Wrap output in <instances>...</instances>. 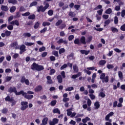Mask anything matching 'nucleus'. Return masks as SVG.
Returning <instances> with one entry per match:
<instances>
[{"mask_svg": "<svg viewBox=\"0 0 125 125\" xmlns=\"http://www.w3.org/2000/svg\"><path fill=\"white\" fill-rule=\"evenodd\" d=\"M32 70H36V71H42L44 68L42 65H40L36 62H34L31 65Z\"/></svg>", "mask_w": 125, "mask_h": 125, "instance_id": "f257e3e1", "label": "nucleus"}, {"mask_svg": "<svg viewBox=\"0 0 125 125\" xmlns=\"http://www.w3.org/2000/svg\"><path fill=\"white\" fill-rule=\"evenodd\" d=\"M8 91L10 93H11L12 92H14L15 93L16 95H21V93L22 92V91L17 92V90H16V87H10L8 89Z\"/></svg>", "mask_w": 125, "mask_h": 125, "instance_id": "f03ea898", "label": "nucleus"}, {"mask_svg": "<svg viewBox=\"0 0 125 125\" xmlns=\"http://www.w3.org/2000/svg\"><path fill=\"white\" fill-rule=\"evenodd\" d=\"M22 92L21 93V95L22 94V96L24 97V98H26V99H32V98H34V95H27V93L24 92V91L21 90Z\"/></svg>", "mask_w": 125, "mask_h": 125, "instance_id": "7ed1b4c3", "label": "nucleus"}, {"mask_svg": "<svg viewBox=\"0 0 125 125\" xmlns=\"http://www.w3.org/2000/svg\"><path fill=\"white\" fill-rule=\"evenodd\" d=\"M21 109L22 111H24V110H26L28 108L27 102H21Z\"/></svg>", "mask_w": 125, "mask_h": 125, "instance_id": "20e7f679", "label": "nucleus"}, {"mask_svg": "<svg viewBox=\"0 0 125 125\" xmlns=\"http://www.w3.org/2000/svg\"><path fill=\"white\" fill-rule=\"evenodd\" d=\"M58 122H59V120L57 118H54L52 121H49V125H55L56 124H58Z\"/></svg>", "mask_w": 125, "mask_h": 125, "instance_id": "39448f33", "label": "nucleus"}, {"mask_svg": "<svg viewBox=\"0 0 125 125\" xmlns=\"http://www.w3.org/2000/svg\"><path fill=\"white\" fill-rule=\"evenodd\" d=\"M114 116V112L113 111L110 112L108 113L105 117V120L108 121L110 117H113Z\"/></svg>", "mask_w": 125, "mask_h": 125, "instance_id": "423d86ee", "label": "nucleus"}, {"mask_svg": "<svg viewBox=\"0 0 125 125\" xmlns=\"http://www.w3.org/2000/svg\"><path fill=\"white\" fill-rule=\"evenodd\" d=\"M57 43L60 44V43H63L64 44H67L68 42L66 40H63V39H60L59 41L57 42Z\"/></svg>", "mask_w": 125, "mask_h": 125, "instance_id": "0eeeda50", "label": "nucleus"}, {"mask_svg": "<svg viewBox=\"0 0 125 125\" xmlns=\"http://www.w3.org/2000/svg\"><path fill=\"white\" fill-rule=\"evenodd\" d=\"M20 49L21 50L20 52V54H22L23 52H25V51H26V46H25L24 45H21L20 46Z\"/></svg>", "mask_w": 125, "mask_h": 125, "instance_id": "6e6552de", "label": "nucleus"}, {"mask_svg": "<svg viewBox=\"0 0 125 125\" xmlns=\"http://www.w3.org/2000/svg\"><path fill=\"white\" fill-rule=\"evenodd\" d=\"M47 122H48V118L45 117L42 120V123L40 125H47Z\"/></svg>", "mask_w": 125, "mask_h": 125, "instance_id": "1a4fd4ad", "label": "nucleus"}, {"mask_svg": "<svg viewBox=\"0 0 125 125\" xmlns=\"http://www.w3.org/2000/svg\"><path fill=\"white\" fill-rule=\"evenodd\" d=\"M57 79L58 80L59 83H62L63 82V78L61 75H58L57 76Z\"/></svg>", "mask_w": 125, "mask_h": 125, "instance_id": "9d476101", "label": "nucleus"}, {"mask_svg": "<svg viewBox=\"0 0 125 125\" xmlns=\"http://www.w3.org/2000/svg\"><path fill=\"white\" fill-rule=\"evenodd\" d=\"M11 46H12V47H14L16 49H18V48H19V46L18 45V43H17V42H14L11 44Z\"/></svg>", "mask_w": 125, "mask_h": 125, "instance_id": "9b49d317", "label": "nucleus"}, {"mask_svg": "<svg viewBox=\"0 0 125 125\" xmlns=\"http://www.w3.org/2000/svg\"><path fill=\"white\" fill-rule=\"evenodd\" d=\"M47 79V84H51V83H53V82L52 81V80H51V77L48 76L46 77Z\"/></svg>", "mask_w": 125, "mask_h": 125, "instance_id": "f8f14e48", "label": "nucleus"}, {"mask_svg": "<svg viewBox=\"0 0 125 125\" xmlns=\"http://www.w3.org/2000/svg\"><path fill=\"white\" fill-rule=\"evenodd\" d=\"M37 11L38 12H44L45 11V10H44V8H43V6H40L39 7H37Z\"/></svg>", "mask_w": 125, "mask_h": 125, "instance_id": "ddd939ff", "label": "nucleus"}, {"mask_svg": "<svg viewBox=\"0 0 125 125\" xmlns=\"http://www.w3.org/2000/svg\"><path fill=\"white\" fill-rule=\"evenodd\" d=\"M11 25H16V26H19V21L17 20L13 21L9 23Z\"/></svg>", "mask_w": 125, "mask_h": 125, "instance_id": "4468645a", "label": "nucleus"}, {"mask_svg": "<svg viewBox=\"0 0 125 125\" xmlns=\"http://www.w3.org/2000/svg\"><path fill=\"white\" fill-rule=\"evenodd\" d=\"M80 42L81 43H83V44H86V42H85V37L84 36L81 37Z\"/></svg>", "mask_w": 125, "mask_h": 125, "instance_id": "2eb2a0df", "label": "nucleus"}, {"mask_svg": "<svg viewBox=\"0 0 125 125\" xmlns=\"http://www.w3.org/2000/svg\"><path fill=\"white\" fill-rule=\"evenodd\" d=\"M1 10H2V11H8L9 8H8V7H7V6L2 5L1 6Z\"/></svg>", "mask_w": 125, "mask_h": 125, "instance_id": "dca6fc26", "label": "nucleus"}, {"mask_svg": "<svg viewBox=\"0 0 125 125\" xmlns=\"http://www.w3.org/2000/svg\"><path fill=\"white\" fill-rule=\"evenodd\" d=\"M73 67L74 73H78L79 72V67L77 66V64H74Z\"/></svg>", "mask_w": 125, "mask_h": 125, "instance_id": "f3484780", "label": "nucleus"}, {"mask_svg": "<svg viewBox=\"0 0 125 125\" xmlns=\"http://www.w3.org/2000/svg\"><path fill=\"white\" fill-rule=\"evenodd\" d=\"M81 53L82 54H85V55H87L89 52H90V51H86L85 50H80Z\"/></svg>", "mask_w": 125, "mask_h": 125, "instance_id": "a211bd4d", "label": "nucleus"}, {"mask_svg": "<svg viewBox=\"0 0 125 125\" xmlns=\"http://www.w3.org/2000/svg\"><path fill=\"white\" fill-rule=\"evenodd\" d=\"M5 101H8V102H13V98H10L9 96H7L5 99Z\"/></svg>", "mask_w": 125, "mask_h": 125, "instance_id": "6ab92c4d", "label": "nucleus"}, {"mask_svg": "<svg viewBox=\"0 0 125 125\" xmlns=\"http://www.w3.org/2000/svg\"><path fill=\"white\" fill-rule=\"evenodd\" d=\"M118 77L120 80L124 79V76L123 75V72H122V71H118Z\"/></svg>", "mask_w": 125, "mask_h": 125, "instance_id": "aec40b11", "label": "nucleus"}, {"mask_svg": "<svg viewBox=\"0 0 125 125\" xmlns=\"http://www.w3.org/2000/svg\"><path fill=\"white\" fill-rule=\"evenodd\" d=\"M88 121H90V118H89L88 117H86L85 118L82 120V122L84 124H85V123L88 122Z\"/></svg>", "mask_w": 125, "mask_h": 125, "instance_id": "412c9836", "label": "nucleus"}, {"mask_svg": "<svg viewBox=\"0 0 125 125\" xmlns=\"http://www.w3.org/2000/svg\"><path fill=\"white\" fill-rule=\"evenodd\" d=\"M24 44L27 46H32V45H34L35 43L34 42H25Z\"/></svg>", "mask_w": 125, "mask_h": 125, "instance_id": "4be33fe9", "label": "nucleus"}, {"mask_svg": "<svg viewBox=\"0 0 125 125\" xmlns=\"http://www.w3.org/2000/svg\"><path fill=\"white\" fill-rule=\"evenodd\" d=\"M53 112L54 114H61L60 111L59 110V109H58V108L54 109Z\"/></svg>", "mask_w": 125, "mask_h": 125, "instance_id": "5701e85b", "label": "nucleus"}, {"mask_svg": "<svg viewBox=\"0 0 125 125\" xmlns=\"http://www.w3.org/2000/svg\"><path fill=\"white\" fill-rule=\"evenodd\" d=\"M15 10H16V7L12 6L10 9V12H11V13H13Z\"/></svg>", "mask_w": 125, "mask_h": 125, "instance_id": "b1692460", "label": "nucleus"}, {"mask_svg": "<svg viewBox=\"0 0 125 125\" xmlns=\"http://www.w3.org/2000/svg\"><path fill=\"white\" fill-rule=\"evenodd\" d=\"M99 64L101 66H104V65L106 64V61L101 60L99 62Z\"/></svg>", "mask_w": 125, "mask_h": 125, "instance_id": "393cba45", "label": "nucleus"}, {"mask_svg": "<svg viewBox=\"0 0 125 125\" xmlns=\"http://www.w3.org/2000/svg\"><path fill=\"white\" fill-rule=\"evenodd\" d=\"M30 20H34L36 18V15L35 14L30 15L28 18Z\"/></svg>", "mask_w": 125, "mask_h": 125, "instance_id": "a878e982", "label": "nucleus"}, {"mask_svg": "<svg viewBox=\"0 0 125 125\" xmlns=\"http://www.w3.org/2000/svg\"><path fill=\"white\" fill-rule=\"evenodd\" d=\"M4 33H5V35H6V37H9V36L11 35V32L8 30H5Z\"/></svg>", "mask_w": 125, "mask_h": 125, "instance_id": "bb28decb", "label": "nucleus"}, {"mask_svg": "<svg viewBox=\"0 0 125 125\" xmlns=\"http://www.w3.org/2000/svg\"><path fill=\"white\" fill-rule=\"evenodd\" d=\"M9 3H13V4L17 3V0H8Z\"/></svg>", "mask_w": 125, "mask_h": 125, "instance_id": "cd10ccee", "label": "nucleus"}, {"mask_svg": "<svg viewBox=\"0 0 125 125\" xmlns=\"http://www.w3.org/2000/svg\"><path fill=\"white\" fill-rule=\"evenodd\" d=\"M111 30L113 33H118V32H119L118 29L114 27H111Z\"/></svg>", "mask_w": 125, "mask_h": 125, "instance_id": "c85d7f7f", "label": "nucleus"}, {"mask_svg": "<svg viewBox=\"0 0 125 125\" xmlns=\"http://www.w3.org/2000/svg\"><path fill=\"white\" fill-rule=\"evenodd\" d=\"M42 86L41 85H39L35 88V91H41V90H42Z\"/></svg>", "mask_w": 125, "mask_h": 125, "instance_id": "c756f323", "label": "nucleus"}, {"mask_svg": "<svg viewBox=\"0 0 125 125\" xmlns=\"http://www.w3.org/2000/svg\"><path fill=\"white\" fill-rule=\"evenodd\" d=\"M42 25L43 27H45V26H50V22L44 21L42 23Z\"/></svg>", "mask_w": 125, "mask_h": 125, "instance_id": "7c9ffc66", "label": "nucleus"}, {"mask_svg": "<svg viewBox=\"0 0 125 125\" xmlns=\"http://www.w3.org/2000/svg\"><path fill=\"white\" fill-rule=\"evenodd\" d=\"M66 51V50L64 48H62L60 49L59 51V54H62V53H64Z\"/></svg>", "mask_w": 125, "mask_h": 125, "instance_id": "2f4dec72", "label": "nucleus"}, {"mask_svg": "<svg viewBox=\"0 0 125 125\" xmlns=\"http://www.w3.org/2000/svg\"><path fill=\"white\" fill-rule=\"evenodd\" d=\"M75 44H80L81 43V42H80V39H76L75 40H74V42Z\"/></svg>", "mask_w": 125, "mask_h": 125, "instance_id": "473e14b6", "label": "nucleus"}, {"mask_svg": "<svg viewBox=\"0 0 125 125\" xmlns=\"http://www.w3.org/2000/svg\"><path fill=\"white\" fill-rule=\"evenodd\" d=\"M105 13H106V14H111V13H112V9L108 8L105 11Z\"/></svg>", "mask_w": 125, "mask_h": 125, "instance_id": "72a5a7b5", "label": "nucleus"}, {"mask_svg": "<svg viewBox=\"0 0 125 125\" xmlns=\"http://www.w3.org/2000/svg\"><path fill=\"white\" fill-rule=\"evenodd\" d=\"M62 22H63V21H62V20H59L56 23V26H60V25H61V24H62Z\"/></svg>", "mask_w": 125, "mask_h": 125, "instance_id": "f704fd0d", "label": "nucleus"}, {"mask_svg": "<svg viewBox=\"0 0 125 125\" xmlns=\"http://www.w3.org/2000/svg\"><path fill=\"white\" fill-rule=\"evenodd\" d=\"M109 23H111V21L110 20H107L104 21V27H106L107 25H109Z\"/></svg>", "mask_w": 125, "mask_h": 125, "instance_id": "c9c22d12", "label": "nucleus"}, {"mask_svg": "<svg viewBox=\"0 0 125 125\" xmlns=\"http://www.w3.org/2000/svg\"><path fill=\"white\" fill-rule=\"evenodd\" d=\"M94 106L96 107V109H99L100 107V104H99V102H97L94 104Z\"/></svg>", "mask_w": 125, "mask_h": 125, "instance_id": "e433bc0d", "label": "nucleus"}, {"mask_svg": "<svg viewBox=\"0 0 125 125\" xmlns=\"http://www.w3.org/2000/svg\"><path fill=\"white\" fill-rule=\"evenodd\" d=\"M74 90V87H68L65 89V91H72Z\"/></svg>", "mask_w": 125, "mask_h": 125, "instance_id": "4c0bfd02", "label": "nucleus"}, {"mask_svg": "<svg viewBox=\"0 0 125 125\" xmlns=\"http://www.w3.org/2000/svg\"><path fill=\"white\" fill-rule=\"evenodd\" d=\"M37 4H38V2L33 1L30 4L29 7H32V6H35V5H37Z\"/></svg>", "mask_w": 125, "mask_h": 125, "instance_id": "58836bf2", "label": "nucleus"}, {"mask_svg": "<svg viewBox=\"0 0 125 125\" xmlns=\"http://www.w3.org/2000/svg\"><path fill=\"white\" fill-rule=\"evenodd\" d=\"M99 96H101V97L104 98V97L106 96V95H105V93H104V92H101L99 94Z\"/></svg>", "mask_w": 125, "mask_h": 125, "instance_id": "ea45409f", "label": "nucleus"}, {"mask_svg": "<svg viewBox=\"0 0 125 125\" xmlns=\"http://www.w3.org/2000/svg\"><path fill=\"white\" fill-rule=\"evenodd\" d=\"M106 68L107 69H114V65L113 64H107Z\"/></svg>", "mask_w": 125, "mask_h": 125, "instance_id": "a19ab883", "label": "nucleus"}, {"mask_svg": "<svg viewBox=\"0 0 125 125\" xmlns=\"http://www.w3.org/2000/svg\"><path fill=\"white\" fill-rule=\"evenodd\" d=\"M103 80H104V83H108V82H109V76H105Z\"/></svg>", "mask_w": 125, "mask_h": 125, "instance_id": "79ce46f5", "label": "nucleus"}, {"mask_svg": "<svg viewBox=\"0 0 125 125\" xmlns=\"http://www.w3.org/2000/svg\"><path fill=\"white\" fill-rule=\"evenodd\" d=\"M68 67V65L67 64H64L61 67L60 70H64V69H66Z\"/></svg>", "mask_w": 125, "mask_h": 125, "instance_id": "37998d69", "label": "nucleus"}, {"mask_svg": "<svg viewBox=\"0 0 125 125\" xmlns=\"http://www.w3.org/2000/svg\"><path fill=\"white\" fill-rule=\"evenodd\" d=\"M84 73H86L87 75H91V71H89V70H88L87 69H84Z\"/></svg>", "mask_w": 125, "mask_h": 125, "instance_id": "c03bdc74", "label": "nucleus"}, {"mask_svg": "<svg viewBox=\"0 0 125 125\" xmlns=\"http://www.w3.org/2000/svg\"><path fill=\"white\" fill-rule=\"evenodd\" d=\"M23 37H27V38H30L31 37V34L30 33H25L23 34Z\"/></svg>", "mask_w": 125, "mask_h": 125, "instance_id": "a18cd8bd", "label": "nucleus"}, {"mask_svg": "<svg viewBox=\"0 0 125 125\" xmlns=\"http://www.w3.org/2000/svg\"><path fill=\"white\" fill-rule=\"evenodd\" d=\"M69 16H70L71 17H75L76 16V14H75V12H70L69 13Z\"/></svg>", "mask_w": 125, "mask_h": 125, "instance_id": "49530a36", "label": "nucleus"}, {"mask_svg": "<svg viewBox=\"0 0 125 125\" xmlns=\"http://www.w3.org/2000/svg\"><path fill=\"white\" fill-rule=\"evenodd\" d=\"M7 27L8 30H9L10 31H12V30H13V25H12V24L8 25Z\"/></svg>", "mask_w": 125, "mask_h": 125, "instance_id": "de8ad7c7", "label": "nucleus"}, {"mask_svg": "<svg viewBox=\"0 0 125 125\" xmlns=\"http://www.w3.org/2000/svg\"><path fill=\"white\" fill-rule=\"evenodd\" d=\"M40 26V22L39 21L37 22L34 25V29H38Z\"/></svg>", "mask_w": 125, "mask_h": 125, "instance_id": "09e8293b", "label": "nucleus"}, {"mask_svg": "<svg viewBox=\"0 0 125 125\" xmlns=\"http://www.w3.org/2000/svg\"><path fill=\"white\" fill-rule=\"evenodd\" d=\"M89 96L92 100L95 99V95H93V94H90Z\"/></svg>", "mask_w": 125, "mask_h": 125, "instance_id": "8fccbe9b", "label": "nucleus"}, {"mask_svg": "<svg viewBox=\"0 0 125 125\" xmlns=\"http://www.w3.org/2000/svg\"><path fill=\"white\" fill-rule=\"evenodd\" d=\"M57 101L56 100L52 101L51 102V106H55L56 105Z\"/></svg>", "mask_w": 125, "mask_h": 125, "instance_id": "3c124183", "label": "nucleus"}, {"mask_svg": "<svg viewBox=\"0 0 125 125\" xmlns=\"http://www.w3.org/2000/svg\"><path fill=\"white\" fill-rule=\"evenodd\" d=\"M48 14L49 15V16H52V15H53V10H49L48 11Z\"/></svg>", "mask_w": 125, "mask_h": 125, "instance_id": "603ef678", "label": "nucleus"}, {"mask_svg": "<svg viewBox=\"0 0 125 125\" xmlns=\"http://www.w3.org/2000/svg\"><path fill=\"white\" fill-rule=\"evenodd\" d=\"M12 57L13 58H14V59H16V58H18V57H19V54L15 53Z\"/></svg>", "mask_w": 125, "mask_h": 125, "instance_id": "864d4df0", "label": "nucleus"}, {"mask_svg": "<svg viewBox=\"0 0 125 125\" xmlns=\"http://www.w3.org/2000/svg\"><path fill=\"white\" fill-rule=\"evenodd\" d=\"M106 74L105 73H102L100 75L101 80H104V78L105 77Z\"/></svg>", "mask_w": 125, "mask_h": 125, "instance_id": "5fc2aeb1", "label": "nucleus"}, {"mask_svg": "<svg viewBox=\"0 0 125 125\" xmlns=\"http://www.w3.org/2000/svg\"><path fill=\"white\" fill-rule=\"evenodd\" d=\"M119 23V19L118 17H115L114 18V24H118Z\"/></svg>", "mask_w": 125, "mask_h": 125, "instance_id": "6e6d98bb", "label": "nucleus"}, {"mask_svg": "<svg viewBox=\"0 0 125 125\" xmlns=\"http://www.w3.org/2000/svg\"><path fill=\"white\" fill-rule=\"evenodd\" d=\"M26 78H25V76L21 77V83H24V82L26 80Z\"/></svg>", "mask_w": 125, "mask_h": 125, "instance_id": "4d7b16f0", "label": "nucleus"}, {"mask_svg": "<svg viewBox=\"0 0 125 125\" xmlns=\"http://www.w3.org/2000/svg\"><path fill=\"white\" fill-rule=\"evenodd\" d=\"M55 69H51V70H50V73L49 75H50V76H51V75H54V74H55Z\"/></svg>", "mask_w": 125, "mask_h": 125, "instance_id": "13d9d810", "label": "nucleus"}, {"mask_svg": "<svg viewBox=\"0 0 125 125\" xmlns=\"http://www.w3.org/2000/svg\"><path fill=\"white\" fill-rule=\"evenodd\" d=\"M44 50H45V47L44 46H42V47L39 48L40 52H42V51H44Z\"/></svg>", "mask_w": 125, "mask_h": 125, "instance_id": "bf43d9fd", "label": "nucleus"}, {"mask_svg": "<svg viewBox=\"0 0 125 125\" xmlns=\"http://www.w3.org/2000/svg\"><path fill=\"white\" fill-rule=\"evenodd\" d=\"M67 116H71L72 115V111H70V109H67Z\"/></svg>", "mask_w": 125, "mask_h": 125, "instance_id": "052dcab7", "label": "nucleus"}, {"mask_svg": "<svg viewBox=\"0 0 125 125\" xmlns=\"http://www.w3.org/2000/svg\"><path fill=\"white\" fill-rule=\"evenodd\" d=\"M30 13L29 12H27L25 13L22 14L21 15L22 16H29L30 15Z\"/></svg>", "mask_w": 125, "mask_h": 125, "instance_id": "680f3d73", "label": "nucleus"}, {"mask_svg": "<svg viewBox=\"0 0 125 125\" xmlns=\"http://www.w3.org/2000/svg\"><path fill=\"white\" fill-rule=\"evenodd\" d=\"M102 8V5H99L96 8H95V10H98V9H101Z\"/></svg>", "mask_w": 125, "mask_h": 125, "instance_id": "e2e57ef3", "label": "nucleus"}, {"mask_svg": "<svg viewBox=\"0 0 125 125\" xmlns=\"http://www.w3.org/2000/svg\"><path fill=\"white\" fill-rule=\"evenodd\" d=\"M91 41H92V36H90L87 39V42H90Z\"/></svg>", "mask_w": 125, "mask_h": 125, "instance_id": "0e129e2a", "label": "nucleus"}, {"mask_svg": "<svg viewBox=\"0 0 125 125\" xmlns=\"http://www.w3.org/2000/svg\"><path fill=\"white\" fill-rule=\"evenodd\" d=\"M103 13V9H101L100 10L97 11V13L99 15H102V13Z\"/></svg>", "mask_w": 125, "mask_h": 125, "instance_id": "69168bd1", "label": "nucleus"}, {"mask_svg": "<svg viewBox=\"0 0 125 125\" xmlns=\"http://www.w3.org/2000/svg\"><path fill=\"white\" fill-rule=\"evenodd\" d=\"M120 29L121 31H123V32H125V24L121 26Z\"/></svg>", "mask_w": 125, "mask_h": 125, "instance_id": "338daca9", "label": "nucleus"}, {"mask_svg": "<svg viewBox=\"0 0 125 125\" xmlns=\"http://www.w3.org/2000/svg\"><path fill=\"white\" fill-rule=\"evenodd\" d=\"M121 16L122 17H125V10H123L121 12Z\"/></svg>", "mask_w": 125, "mask_h": 125, "instance_id": "774afa93", "label": "nucleus"}]
</instances>
